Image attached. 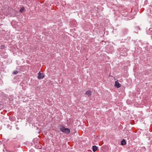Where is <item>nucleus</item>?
<instances>
[{"label": "nucleus", "instance_id": "f257e3e1", "mask_svg": "<svg viewBox=\"0 0 152 152\" xmlns=\"http://www.w3.org/2000/svg\"><path fill=\"white\" fill-rule=\"evenodd\" d=\"M60 129L61 131L66 134H68L70 132L69 129L65 128L64 126H60Z\"/></svg>", "mask_w": 152, "mask_h": 152}, {"label": "nucleus", "instance_id": "f03ea898", "mask_svg": "<svg viewBox=\"0 0 152 152\" xmlns=\"http://www.w3.org/2000/svg\"><path fill=\"white\" fill-rule=\"evenodd\" d=\"M45 77V75L43 73H41L39 72L38 73V78L39 79H42Z\"/></svg>", "mask_w": 152, "mask_h": 152}, {"label": "nucleus", "instance_id": "7ed1b4c3", "mask_svg": "<svg viewBox=\"0 0 152 152\" xmlns=\"http://www.w3.org/2000/svg\"><path fill=\"white\" fill-rule=\"evenodd\" d=\"M85 94L87 95L88 96L90 97L91 95V91L90 90H88L86 92Z\"/></svg>", "mask_w": 152, "mask_h": 152}, {"label": "nucleus", "instance_id": "20e7f679", "mask_svg": "<svg viewBox=\"0 0 152 152\" xmlns=\"http://www.w3.org/2000/svg\"><path fill=\"white\" fill-rule=\"evenodd\" d=\"M115 86L117 88L120 87L121 86V85L118 82L115 81Z\"/></svg>", "mask_w": 152, "mask_h": 152}, {"label": "nucleus", "instance_id": "39448f33", "mask_svg": "<svg viewBox=\"0 0 152 152\" xmlns=\"http://www.w3.org/2000/svg\"><path fill=\"white\" fill-rule=\"evenodd\" d=\"M98 149V147L95 145L93 146L92 147V150L93 151L95 152Z\"/></svg>", "mask_w": 152, "mask_h": 152}, {"label": "nucleus", "instance_id": "423d86ee", "mask_svg": "<svg viewBox=\"0 0 152 152\" xmlns=\"http://www.w3.org/2000/svg\"><path fill=\"white\" fill-rule=\"evenodd\" d=\"M126 142L124 139L121 142V145H125L126 144Z\"/></svg>", "mask_w": 152, "mask_h": 152}, {"label": "nucleus", "instance_id": "0eeeda50", "mask_svg": "<svg viewBox=\"0 0 152 152\" xmlns=\"http://www.w3.org/2000/svg\"><path fill=\"white\" fill-rule=\"evenodd\" d=\"M122 31L123 33L124 34H126L127 32L128 31V30L126 28H124L123 29Z\"/></svg>", "mask_w": 152, "mask_h": 152}, {"label": "nucleus", "instance_id": "6e6552de", "mask_svg": "<svg viewBox=\"0 0 152 152\" xmlns=\"http://www.w3.org/2000/svg\"><path fill=\"white\" fill-rule=\"evenodd\" d=\"M25 8L24 7H22L20 10V12H23V10H24Z\"/></svg>", "mask_w": 152, "mask_h": 152}, {"label": "nucleus", "instance_id": "1a4fd4ad", "mask_svg": "<svg viewBox=\"0 0 152 152\" xmlns=\"http://www.w3.org/2000/svg\"><path fill=\"white\" fill-rule=\"evenodd\" d=\"M0 48L1 49H4L5 48V45H2L0 46Z\"/></svg>", "mask_w": 152, "mask_h": 152}, {"label": "nucleus", "instance_id": "9d476101", "mask_svg": "<svg viewBox=\"0 0 152 152\" xmlns=\"http://www.w3.org/2000/svg\"><path fill=\"white\" fill-rule=\"evenodd\" d=\"M18 73V72L17 70H15L13 72V74L15 75H16Z\"/></svg>", "mask_w": 152, "mask_h": 152}]
</instances>
